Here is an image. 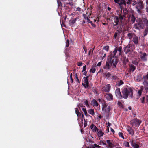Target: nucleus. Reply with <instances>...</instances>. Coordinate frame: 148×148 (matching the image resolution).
Segmentation results:
<instances>
[{
	"label": "nucleus",
	"instance_id": "obj_7",
	"mask_svg": "<svg viewBox=\"0 0 148 148\" xmlns=\"http://www.w3.org/2000/svg\"><path fill=\"white\" fill-rule=\"evenodd\" d=\"M141 122V121L138 119L136 118L130 121L131 124L132 126L136 127L139 126Z\"/></svg>",
	"mask_w": 148,
	"mask_h": 148
},
{
	"label": "nucleus",
	"instance_id": "obj_33",
	"mask_svg": "<svg viewBox=\"0 0 148 148\" xmlns=\"http://www.w3.org/2000/svg\"><path fill=\"white\" fill-rule=\"evenodd\" d=\"M104 134L103 132H102L101 130L99 131L97 133V135L99 137H101Z\"/></svg>",
	"mask_w": 148,
	"mask_h": 148
},
{
	"label": "nucleus",
	"instance_id": "obj_41",
	"mask_svg": "<svg viewBox=\"0 0 148 148\" xmlns=\"http://www.w3.org/2000/svg\"><path fill=\"white\" fill-rule=\"evenodd\" d=\"M124 83L123 82L122 80H121L117 84V85L118 86H119L123 84Z\"/></svg>",
	"mask_w": 148,
	"mask_h": 148
},
{
	"label": "nucleus",
	"instance_id": "obj_22",
	"mask_svg": "<svg viewBox=\"0 0 148 148\" xmlns=\"http://www.w3.org/2000/svg\"><path fill=\"white\" fill-rule=\"evenodd\" d=\"M90 127L91 130H92L93 132H97L98 130V129L97 128V127L93 124H92L91 125Z\"/></svg>",
	"mask_w": 148,
	"mask_h": 148
},
{
	"label": "nucleus",
	"instance_id": "obj_28",
	"mask_svg": "<svg viewBox=\"0 0 148 148\" xmlns=\"http://www.w3.org/2000/svg\"><path fill=\"white\" fill-rule=\"evenodd\" d=\"M91 102L92 105L95 106H98V103L95 99H93L91 101Z\"/></svg>",
	"mask_w": 148,
	"mask_h": 148
},
{
	"label": "nucleus",
	"instance_id": "obj_38",
	"mask_svg": "<svg viewBox=\"0 0 148 148\" xmlns=\"http://www.w3.org/2000/svg\"><path fill=\"white\" fill-rule=\"evenodd\" d=\"M146 5L145 7V10L146 12L148 13V0L146 1Z\"/></svg>",
	"mask_w": 148,
	"mask_h": 148
},
{
	"label": "nucleus",
	"instance_id": "obj_25",
	"mask_svg": "<svg viewBox=\"0 0 148 148\" xmlns=\"http://www.w3.org/2000/svg\"><path fill=\"white\" fill-rule=\"evenodd\" d=\"M142 23L141 22H138L137 24H135L134 25V26L135 27H136V28L137 29H139V28L138 26V25L139 26L140 28H143V26L142 25Z\"/></svg>",
	"mask_w": 148,
	"mask_h": 148
},
{
	"label": "nucleus",
	"instance_id": "obj_57",
	"mask_svg": "<svg viewBox=\"0 0 148 148\" xmlns=\"http://www.w3.org/2000/svg\"><path fill=\"white\" fill-rule=\"evenodd\" d=\"M140 100L141 101V102L143 103H144L145 97H143L142 98L140 99Z\"/></svg>",
	"mask_w": 148,
	"mask_h": 148
},
{
	"label": "nucleus",
	"instance_id": "obj_26",
	"mask_svg": "<svg viewBox=\"0 0 148 148\" xmlns=\"http://www.w3.org/2000/svg\"><path fill=\"white\" fill-rule=\"evenodd\" d=\"M111 110L110 107V106H108V107L104 109L103 110H102L104 113H108Z\"/></svg>",
	"mask_w": 148,
	"mask_h": 148
},
{
	"label": "nucleus",
	"instance_id": "obj_9",
	"mask_svg": "<svg viewBox=\"0 0 148 148\" xmlns=\"http://www.w3.org/2000/svg\"><path fill=\"white\" fill-rule=\"evenodd\" d=\"M89 76H87L86 77H83L84 83H82V85L86 88H88L89 86V82H88V77Z\"/></svg>",
	"mask_w": 148,
	"mask_h": 148
},
{
	"label": "nucleus",
	"instance_id": "obj_14",
	"mask_svg": "<svg viewBox=\"0 0 148 148\" xmlns=\"http://www.w3.org/2000/svg\"><path fill=\"white\" fill-rule=\"evenodd\" d=\"M110 85L108 84L106 86L103 88V90L106 92H109L110 90Z\"/></svg>",
	"mask_w": 148,
	"mask_h": 148
},
{
	"label": "nucleus",
	"instance_id": "obj_12",
	"mask_svg": "<svg viewBox=\"0 0 148 148\" xmlns=\"http://www.w3.org/2000/svg\"><path fill=\"white\" fill-rule=\"evenodd\" d=\"M109 61H106L105 65H104L103 68L106 70H109L111 67V65L110 64Z\"/></svg>",
	"mask_w": 148,
	"mask_h": 148
},
{
	"label": "nucleus",
	"instance_id": "obj_42",
	"mask_svg": "<svg viewBox=\"0 0 148 148\" xmlns=\"http://www.w3.org/2000/svg\"><path fill=\"white\" fill-rule=\"evenodd\" d=\"M124 145L125 146L129 147H130L129 142H124Z\"/></svg>",
	"mask_w": 148,
	"mask_h": 148
},
{
	"label": "nucleus",
	"instance_id": "obj_40",
	"mask_svg": "<svg viewBox=\"0 0 148 148\" xmlns=\"http://www.w3.org/2000/svg\"><path fill=\"white\" fill-rule=\"evenodd\" d=\"M82 110L84 112V114L85 115V116H87L88 114L87 112L86 109L85 108H82Z\"/></svg>",
	"mask_w": 148,
	"mask_h": 148
},
{
	"label": "nucleus",
	"instance_id": "obj_39",
	"mask_svg": "<svg viewBox=\"0 0 148 148\" xmlns=\"http://www.w3.org/2000/svg\"><path fill=\"white\" fill-rule=\"evenodd\" d=\"M92 91L95 94H98V92L97 91V89L96 88H93Z\"/></svg>",
	"mask_w": 148,
	"mask_h": 148
},
{
	"label": "nucleus",
	"instance_id": "obj_64",
	"mask_svg": "<svg viewBox=\"0 0 148 148\" xmlns=\"http://www.w3.org/2000/svg\"><path fill=\"white\" fill-rule=\"evenodd\" d=\"M101 64V62H99L97 64V66H100Z\"/></svg>",
	"mask_w": 148,
	"mask_h": 148
},
{
	"label": "nucleus",
	"instance_id": "obj_13",
	"mask_svg": "<svg viewBox=\"0 0 148 148\" xmlns=\"http://www.w3.org/2000/svg\"><path fill=\"white\" fill-rule=\"evenodd\" d=\"M103 77L106 78L108 79H110L111 77V74L109 72H106L103 73Z\"/></svg>",
	"mask_w": 148,
	"mask_h": 148
},
{
	"label": "nucleus",
	"instance_id": "obj_17",
	"mask_svg": "<svg viewBox=\"0 0 148 148\" xmlns=\"http://www.w3.org/2000/svg\"><path fill=\"white\" fill-rule=\"evenodd\" d=\"M106 99L108 101H111L113 99V96L111 93L106 94Z\"/></svg>",
	"mask_w": 148,
	"mask_h": 148
},
{
	"label": "nucleus",
	"instance_id": "obj_37",
	"mask_svg": "<svg viewBox=\"0 0 148 148\" xmlns=\"http://www.w3.org/2000/svg\"><path fill=\"white\" fill-rule=\"evenodd\" d=\"M97 144L98 145H106V143H105L104 142V141H103V140H101L100 142H98Z\"/></svg>",
	"mask_w": 148,
	"mask_h": 148
},
{
	"label": "nucleus",
	"instance_id": "obj_10",
	"mask_svg": "<svg viewBox=\"0 0 148 148\" xmlns=\"http://www.w3.org/2000/svg\"><path fill=\"white\" fill-rule=\"evenodd\" d=\"M139 53L140 54V58L141 60L144 62H146L147 60V54L145 53H143L142 51H140Z\"/></svg>",
	"mask_w": 148,
	"mask_h": 148
},
{
	"label": "nucleus",
	"instance_id": "obj_1",
	"mask_svg": "<svg viewBox=\"0 0 148 148\" xmlns=\"http://www.w3.org/2000/svg\"><path fill=\"white\" fill-rule=\"evenodd\" d=\"M127 13L126 12H124V11L123 12L122 11H120L118 12V15L119 16V17L117 16H115L114 18V20L115 23L114 25L115 26H116L119 23V19H120L122 20L124 19H125V15L127 14Z\"/></svg>",
	"mask_w": 148,
	"mask_h": 148
},
{
	"label": "nucleus",
	"instance_id": "obj_56",
	"mask_svg": "<svg viewBox=\"0 0 148 148\" xmlns=\"http://www.w3.org/2000/svg\"><path fill=\"white\" fill-rule=\"evenodd\" d=\"M133 3H132V5L133 6L134 5H136L137 4V2H136V1H133Z\"/></svg>",
	"mask_w": 148,
	"mask_h": 148
},
{
	"label": "nucleus",
	"instance_id": "obj_19",
	"mask_svg": "<svg viewBox=\"0 0 148 148\" xmlns=\"http://www.w3.org/2000/svg\"><path fill=\"white\" fill-rule=\"evenodd\" d=\"M130 143L133 148H138L139 147V145L134 142L133 140H132L130 142Z\"/></svg>",
	"mask_w": 148,
	"mask_h": 148
},
{
	"label": "nucleus",
	"instance_id": "obj_55",
	"mask_svg": "<svg viewBox=\"0 0 148 148\" xmlns=\"http://www.w3.org/2000/svg\"><path fill=\"white\" fill-rule=\"evenodd\" d=\"M86 19L87 20V22L91 24H92V22L87 17H86Z\"/></svg>",
	"mask_w": 148,
	"mask_h": 148
},
{
	"label": "nucleus",
	"instance_id": "obj_31",
	"mask_svg": "<svg viewBox=\"0 0 148 148\" xmlns=\"http://www.w3.org/2000/svg\"><path fill=\"white\" fill-rule=\"evenodd\" d=\"M123 64H126L129 62V60L128 58H125L122 60Z\"/></svg>",
	"mask_w": 148,
	"mask_h": 148
},
{
	"label": "nucleus",
	"instance_id": "obj_4",
	"mask_svg": "<svg viewBox=\"0 0 148 148\" xmlns=\"http://www.w3.org/2000/svg\"><path fill=\"white\" fill-rule=\"evenodd\" d=\"M115 55V56H112V54L111 55V59L109 62H110V64L113 66V68L116 67V65L118 62L119 59L117 56Z\"/></svg>",
	"mask_w": 148,
	"mask_h": 148
},
{
	"label": "nucleus",
	"instance_id": "obj_6",
	"mask_svg": "<svg viewBox=\"0 0 148 148\" xmlns=\"http://www.w3.org/2000/svg\"><path fill=\"white\" fill-rule=\"evenodd\" d=\"M134 47V45L129 44L124 49V51L125 52V54H127L128 53H131L133 51V48Z\"/></svg>",
	"mask_w": 148,
	"mask_h": 148
},
{
	"label": "nucleus",
	"instance_id": "obj_52",
	"mask_svg": "<svg viewBox=\"0 0 148 148\" xmlns=\"http://www.w3.org/2000/svg\"><path fill=\"white\" fill-rule=\"evenodd\" d=\"M75 113L78 116H79V113H80V112L79 111L77 108H75Z\"/></svg>",
	"mask_w": 148,
	"mask_h": 148
},
{
	"label": "nucleus",
	"instance_id": "obj_2",
	"mask_svg": "<svg viewBox=\"0 0 148 148\" xmlns=\"http://www.w3.org/2000/svg\"><path fill=\"white\" fill-rule=\"evenodd\" d=\"M123 97L126 99L128 96L132 98L133 97V90L131 88H124L122 90Z\"/></svg>",
	"mask_w": 148,
	"mask_h": 148
},
{
	"label": "nucleus",
	"instance_id": "obj_36",
	"mask_svg": "<svg viewBox=\"0 0 148 148\" xmlns=\"http://www.w3.org/2000/svg\"><path fill=\"white\" fill-rule=\"evenodd\" d=\"M143 22L145 24L146 27H148V20L146 18H144L143 20Z\"/></svg>",
	"mask_w": 148,
	"mask_h": 148
},
{
	"label": "nucleus",
	"instance_id": "obj_16",
	"mask_svg": "<svg viewBox=\"0 0 148 148\" xmlns=\"http://www.w3.org/2000/svg\"><path fill=\"white\" fill-rule=\"evenodd\" d=\"M106 142L108 144V148H113L114 147V144L111 142V140H106Z\"/></svg>",
	"mask_w": 148,
	"mask_h": 148
},
{
	"label": "nucleus",
	"instance_id": "obj_49",
	"mask_svg": "<svg viewBox=\"0 0 148 148\" xmlns=\"http://www.w3.org/2000/svg\"><path fill=\"white\" fill-rule=\"evenodd\" d=\"M93 145L96 148H101V147L99 145H97V144H96L95 143Z\"/></svg>",
	"mask_w": 148,
	"mask_h": 148
},
{
	"label": "nucleus",
	"instance_id": "obj_34",
	"mask_svg": "<svg viewBox=\"0 0 148 148\" xmlns=\"http://www.w3.org/2000/svg\"><path fill=\"white\" fill-rule=\"evenodd\" d=\"M133 41L135 44H137L138 42V38H133Z\"/></svg>",
	"mask_w": 148,
	"mask_h": 148
},
{
	"label": "nucleus",
	"instance_id": "obj_3",
	"mask_svg": "<svg viewBox=\"0 0 148 148\" xmlns=\"http://www.w3.org/2000/svg\"><path fill=\"white\" fill-rule=\"evenodd\" d=\"M144 6L143 2L142 0H138L137 4L135 5V8L137 10V12L139 14H141L142 13V10L143 9Z\"/></svg>",
	"mask_w": 148,
	"mask_h": 148
},
{
	"label": "nucleus",
	"instance_id": "obj_44",
	"mask_svg": "<svg viewBox=\"0 0 148 148\" xmlns=\"http://www.w3.org/2000/svg\"><path fill=\"white\" fill-rule=\"evenodd\" d=\"M120 33V31L118 30H117L116 32H115L114 37H117L118 36V34Z\"/></svg>",
	"mask_w": 148,
	"mask_h": 148
},
{
	"label": "nucleus",
	"instance_id": "obj_20",
	"mask_svg": "<svg viewBox=\"0 0 148 148\" xmlns=\"http://www.w3.org/2000/svg\"><path fill=\"white\" fill-rule=\"evenodd\" d=\"M77 19L76 18L74 19H71L70 20L69 22V24L70 26H73V25L76 22V21Z\"/></svg>",
	"mask_w": 148,
	"mask_h": 148
},
{
	"label": "nucleus",
	"instance_id": "obj_48",
	"mask_svg": "<svg viewBox=\"0 0 148 148\" xmlns=\"http://www.w3.org/2000/svg\"><path fill=\"white\" fill-rule=\"evenodd\" d=\"M75 77L76 79V81H77V82L78 83H79L80 81L78 78L77 74V73H76L75 75Z\"/></svg>",
	"mask_w": 148,
	"mask_h": 148
},
{
	"label": "nucleus",
	"instance_id": "obj_43",
	"mask_svg": "<svg viewBox=\"0 0 148 148\" xmlns=\"http://www.w3.org/2000/svg\"><path fill=\"white\" fill-rule=\"evenodd\" d=\"M118 134L119 137H121L123 139H124V137L123 136V134L121 132H119Z\"/></svg>",
	"mask_w": 148,
	"mask_h": 148
},
{
	"label": "nucleus",
	"instance_id": "obj_51",
	"mask_svg": "<svg viewBox=\"0 0 148 148\" xmlns=\"http://www.w3.org/2000/svg\"><path fill=\"white\" fill-rule=\"evenodd\" d=\"M66 47H69V40L68 39H67L66 42Z\"/></svg>",
	"mask_w": 148,
	"mask_h": 148
},
{
	"label": "nucleus",
	"instance_id": "obj_5",
	"mask_svg": "<svg viewBox=\"0 0 148 148\" xmlns=\"http://www.w3.org/2000/svg\"><path fill=\"white\" fill-rule=\"evenodd\" d=\"M132 0H114V2L121 6L124 5L125 6L126 4L130 5L132 3Z\"/></svg>",
	"mask_w": 148,
	"mask_h": 148
},
{
	"label": "nucleus",
	"instance_id": "obj_54",
	"mask_svg": "<svg viewBox=\"0 0 148 148\" xmlns=\"http://www.w3.org/2000/svg\"><path fill=\"white\" fill-rule=\"evenodd\" d=\"M70 78L71 82L73 83V79L72 78V73H71L70 74Z\"/></svg>",
	"mask_w": 148,
	"mask_h": 148
},
{
	"label": "nucleus",
	"instance_id": "obj_53",
	"mask_svg": "<svg viewBox=\"0 0 148 148\" xmlns=\"http://www.w3.org/2000/svg\"><path fill=\"white\" fill-rule=\"evenodd\" d=\"M134 35V34L132 33H128L127 34V36L128 37H133Z\"/></svg>",
	"mask_w": 148,
	"mask_h": 148
},
{
	"label": "nucleus",
	"instance_id": "obj_32",
	"mask_svg": "<svg viewBox=\"0 0 148 148\" xmlns=\"http://www.w3.org/2000/svg\"><path fill=\"white\" fill-rule=\"evenodd\" d=\"M144 86L146 92H148V83H145V84H143Z\"/></svg>",
	"mask_w": 148,
	"mask_h": 148
},
{
	"label": "nucleus",
	"instance_id": "obj_58",
	"mask_svg": "<svg viewBox=\"0 0 148 148\" xmlns=\"http://www.w3.org/2000/svg\"><path fill=\"white\" fill-rule=\"evenodd\" d=\"M116 78L117 77L116 76L113 75V76L112 77V80H115L116 79Z\"/></svg>",
	"mask_w": 148,
	"mask_h": 148
},
{
	"label": "nucleus",
	"instance_id": "obj_46",
	"mask_svg": "<svg viewBox=\"0 0 148 148\" xmlns=\"http://www.w3.org/2000/svg\"><path fill=\"white\" fill-rule=\"evenodd\" d=\"M96 71V69L95 68H92L90 70V71L92 73H94Z\"/></svg>",
	"mask_w": 148,
	"mask_h": 148
},
{
	"label": "nucleus",
	"instance_id": "obj_50",
	"mask_svg": "<svg viewBox=\"0 0 148 148\" xmlns=\"http://www.w3.org/2000/svg\"><path fill=\"white\" fill-rule=\"evenodd\" d=\"M109 46H106L103 47V49L105 50L108 51L109 49Z\"/></svg>",
	"mask_w": 148,
	"mask_h": 148
},
{
	"label": "nucleus",
	"instance_id": "obj_21",
	"mask_svg": "<svg viewBox=\"0 0 148 148\" xmlns=\"http://www.w3.org/2000/svg\"><path fill=\"white\" fill-rule=\"evenodd\" d=\"M136 69V66L132 64H130L129 66L130 72L133 73Z\"/></svg>",
	"mask_w": 148,
	"mask_h": 148
},
{
	"label": "nucleus",
	"instance_id": "obj_23",
	"mask_svg": "<svg viewBox=\"0 0 148 148\" xmlns=\"http://www.w3.org/2000/svg\"><path fill=\"white\" fill-rule=\"evenodd\" d=\"M143 78L144 79V81L143 83V84H145V83H148L147 80H148V74H147L146 75H144L143 76Z\"/></svg>",
	"mask_w": 148,
	"mask_h": 148
},
{
	"label": "nucleus",
	"instance_id": "obj_29",
	"mask_svg": "<svg viewBox=\"0 0 148 148\" xmlns=\"http://www.w3.org/2000/svg\"><path fill=\"white\" fill-rule=\"evenodd\" d=\"M140 61V60H138L137 59H135L134 60L132 61V63L135 65L138 66Z\"/></svg>",
	"mask_w": 148,
	"mask_h": 148
},
{
	"label": "nucleus",
	"instance_id": "obj_27",
	"mask_svg": "<svg viewBox=\"0 0 148 148\" xmlns=\"http://www.w3.org/2000/svg\"><path fill=\"white\" fill-rule=\"evenodd\" d=\"M129 19H130L131 21L133 23H134L136 19V18H135V16L133 14H132L129 17Z\"/></svg>",
	"mask_w": 148,
	"mask_h": 148
},
{
	"label": "nucleus",
	"instance_id": "obj_60",
	"mask_svg": "<svg viewBox=\"0 0 148 148\" xmlns=\"http://www.w3.org/2000/svg\"><path fill=\"white\" fill-rule=\"evenodd\" d=\"M86 65H85L83 66V67L82 72H83L84 71H86Z\"/></svg>",
	"mask_w": 148,
	"mask_h": 148
},
{
	"label": "nucleus",
	"instance_id": "obj_47",
	"mask_svg": "<svg viewBox=\"0 0 148 148\" xmlns=\"http://www.w3.org/2000/svg\"><path fill=\"white\" fill-rule=\"evenodd\" d=\"M117 104L121 107L123 108V105L121 102L120 101H118Z\"/></svg>",
	"mask_w": 148,
	"mask_h": 148
},
{
	"label": "nucleus",
	"instance_id": "obj_15",
	"mask_svg": "<svg viewBox=\"0 0 148 148\" xmlns=\"http://www.w3.org/2000/svg\"><path fill=\"white\" fill-rule=\"evenodd\" d=\"M126 129L130 134L132 136L134 135V132L132 127L128 126L127 127Z\"/></svg>",
	"mask_w": 148,
	"mask_h": 148
},
{
	"label": "nucleus",
	"instance_id": "obj_62",
	"mask_svg": "<svg viewBox=\"0 0 148 148\" xmlns=\"http://www.w3.org/2000/svg\"><path fill=\"white\" fill-rule=\"evenodd\" d=\"M83 64V63L82 62H79L77 63V65L79 66H82Z\"/></svg>",
	"mask_w": 148,
	"mask_h": 148
},
{
	"label": "nucleus",
	"instance_id": "obj_63",
	"mask_svg": "<svg viewBox=\"0 0 148 148\" xmlns=\"http://www.w3.org/2000/svg\"><path fill=\"white\" fill-rule=\"evenodd\" d=\"M81 8L80 7H77L76 8V11H80L81 10Z\"/></svg>",
	"mask_w": 148,
	"mask_h": 148
},
{
	"label": "nucleus",
	"instance_id": "obj_18",
	"mask_svg": "<svg viewBox=\"0 0 148 148\" xmlns=\"http://www.w3.org/2000/svg\"><path fill=\"white\" fill-rule=\"evenodd\" d=\"M137 82H141L143 79L142 75L140 74H138L135 78Z\"/></svg>",
	"mask_w": 148,
	"mask_h": 148
},
{
	"label": "nucleus",
	"instance_id": "obj_8",
	"mask_svg": "<svg viewBox=\"0 0 148 148\" xmlns=\"http://www.w3.org/2000/svg\"><path fill=\"white\" fill-rule=\"evenodd\" d=\"M122 47L120 46L115 48L114 51L112 53V56H115L117 53L119 55L121 54Z\"/></svg>",
	"mask_w": 148,
	"mask_h": 148
},
{
	"label": "nucleus",
	"instance_id": "obj_24",
	"mask_svg": "<svg viewBox=\"0 0 148 148\" xmlns=\"http://www.w3.org/2000/svg\"><path fill=\"white\" fill-rule=\"evenodd\" d=\"M102 110H103L105 108L107 107V105L105 101H103L102 102Z\"/></svg>",
	"mask_w": 148,
	"mask_h": 148
},
{
	"label": "nucleus",
	"instance_id": "obj_30",
	"mask_svg": "<svg viewBox=\"0 0 148 148\" xmlns=\"http://www.w3.org/2000/svg\"><path fill=\"white\" fill-rule=\"evenodd\" d=\"M88 112L89 113L92 115H94L95 114V112L93 109H89Z\"/></svg>",
	"mask_w": 148,
	"mask_h": 148
},
{
	"label": "nucleus",
	"instance_id": "obj_59",
	"mask_svg": "<svg viewBox=\"0 0 148 148\" xmlns=\"http://www.w3.org/2000/svg\"><path fill=\"white\" fill-rule=\"evenodd\" d=\"M87 125V124L86 121H84V127H86Z\"/></svg>",
	"mask_w": 148,
	"mask_h": 148
},
{
	"label": "nucleus",
	"instance_id": "obj_45",
	"mask_svg": "<svg viewBox=\"0 0 148 148\" xmlns=\"http://www.w3.org/2000/svg\"><path fill=\"white\" fill-rule=\"evenodd\" d=\"M84 103L87 107H88L89 106V105L88 104V100H85L84 101Z\"/></svg>",
	"mask_w": 148,
	"mask_h": 148
},
{
	"label": "nucleus",
	"instance_id": "obj_61",
	"mask_svg": "<svg viewBox=\"0 0 148 148\" xmlns=\"http://www.w3.org/2000/svg\"><path fill=\"white\" fill-rule=\"evenodd\" d=\"M142 90H139L138 91V93L139 96H140V95H141L142 94Z\"/></svg>",
	"mask_w": 148,
	"mask_h": 148
},
{
	"label": "nucleus",
	"instance_id": "obj_11",
	"mask_svg": "<svg viewBox=\"0 0 148 148\" xmlns=\"http://www.w3.org/2000/svg\"><path fill=\"white\" fill-rule=\"evenodd\" d=\"M115 93L116 96L118 98L121 99L122 98L123 95L122 96L121 94L119 88H117L116 90Z\"/></svg>",
	"mask_w": 148,
	"mask_h": 148
},
{
	"label": "nucleus",
	"instance_id": "obj_35",
	"mask_svg": "<svg viewBox=\"0 0 148 148\" xmlns=\"http://www.w3.org/2000/svg\"><path fill=\"white\" fill-rule=\"evenodd\" d=\"M148 32V27H146L145 29L144 32V36H145L147 34Z\"/></svg>",
	"mask_w": 148,
	"mask_h": 148
}]
</instances>
